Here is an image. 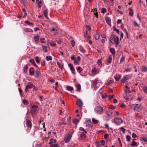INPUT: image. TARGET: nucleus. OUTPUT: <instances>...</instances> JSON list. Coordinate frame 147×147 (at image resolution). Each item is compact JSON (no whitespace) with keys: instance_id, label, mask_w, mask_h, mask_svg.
Returning a JSON list of instances; mask_svg holds the SVG:
<instances>
[{"instance_id":"1","label":"nucleus","mask_w":147,"mask_h":147,"mask_svg":"<svg viewBox=\"0 0 147 147\" xmlns=\"http://www.w3.org/2000/svg\"><path fill=\"white\" fill-rule=\"evenodd\" d=\"M109 41L112 44L113 43V41L114 43L115 44L116 47H117L119 44V38L117 37H114L111 36L110 38Z\"/></svg>"},{"instance_id":"2","label":"nucleus","mask_w":147,"mask_h":147,"mask_svg":"<svg viewBox=\"0 0 147 147\" xmlns=\"http://www.w3.org/2000/svg\"><path fill=\"white\" fill-rule=\"evenodd\" d=\"M94 111L97 114H100L103 112V109L100 106H97L94 109Z\"/></svg>"},{"instance_id":"3","label":"nucleus","mask_w":147,"mask_h":147,"mask_svg":"<svg viewBox=\"0 0 147 147\" xmlns=\"http://www.w3.org/2000/svg\"><path fill=\"white\" fill-rule=\"evenodd\" d=\"M132 76L131 74H128L125 75L123 78L121 80V82L122 83H125L127 80H129Z\"/></svg>"},{"instance_id":"4","label":"nucleus","mask_w":147,"mask_h":147,"mask_svg":"<svg viewBox=\"0 0 147 147\" xmlns=\"http://www.w3.org/2000/svg\"><path fill=\"white\" fill-rule=\"evenodd\" d=\"M100 84V82L98 78H96L93 82V85L94 86V88H97Z\"/></svg>"},{"instance_id":"5","label":"nucleus","mask_w":147,"mask_h":147,"mask_svg":"<svg viewBox=\"0 0 147 147\" xmlns=\"http://www.w3.org/2000/svg\"><path fill=\"white\" fill-rule=\"evenodd\" d=\"M72 136L70 134H67L65 136L64 138V140L66 143H68L69 142Z\"/></svg>"},{"instance_id":"6","label":"nucleus","mask_w":147,"mask_h":147,"mask_svg":"<svg viewBox=\"0 0 147 147\" xmlns=\"http://www.w3.org/2000/svg\"><path fill=\"white\" fill-rule=\"evenodd\" d=\"M114 122L117 125L119 124L122 123L123 122V121L120 117L115 118L114 119Z\"/></svg>"},{"instance_id":"7","label":"nucleus","mask_w":147,"mask_h":147,"mask_svg":"<svg viewBox=\"0 0 147 147\" xmlns=\"http://www.w3.org/2000/svg\"><path fill=\"white\" fill-rule=\"evenodd\" d=\"M26 124L28 128V132H29L32 126L31 122L29 120H27L26 121Z\"/></svg>"},{"instance_id":"8","label":"nucleus","mask_w":147,"mask_h":147,"mask_svg":"<svg viewBox=\"0 0 147 147\" xmlns=\"http://www.w3.org/2000/svg\"><path fill=\"white\" fill-rule=\"evenodd\" d=\"M38 106L37 105H33L32 106V108L31 109V111L33 113H36L38 112Z\"/></svg>"},{"instance_id":"9","label":"nucleus","mask_w":147,"mask_h":147,"mask_svg":"<svg viewBox=\"0 0 147 147\" xmlns=\"http://www.w3.org/2000/svg\"><path fill=\"white\" fill-rule=\"evenodd\" d=\"M141 106L138 104H136V105L134 107V110L137 112H139L142 110Z\"/></svg>"},{"instance_id":"10","label":"nucleus","mask_w":147,"mask_h":147,"mask_svg":"<svg viewBox=\"0 0 147 147\" xmlns=\"http://www.w3.org/2000/svg\"><path fill=\"white\" fill-rule=\"evenodd\" d=\"M76 105L78 107L81 109L83 105L82 102L80 99H79L77 101Z\"/></svg>"},{"instance_id":"11","label":"nucleus","mask_w":147,"mask_h":147,"mask_svg":"<svg viewBox=\"0 0 147 147\" xmlns=\"http://www.w3.org/2000/svg\"><path fill=\"white\" fill-rule=\"evenodd\" d=\"M30 75H34V68L32 67H30L29 70Z\"/></svg>"},{"instance_id":"12","label":"nucleus","mask_w":147,"mask_h":147,"mask_svg":"<svg viewBox=\"0 0 147 147\" xmlns=\"http://www.w3.org/2000/svg\"><path fill=\"white\" fill-rule=\"evenodd\" d=\"M23 31L26 32H33V30L30 28H24L23 29Z\"/></svg>"},{"instance_id":"13","label":"nucleus","mask_w":147,"mask_h":147,"mask_svg":"<svg viewBox=\"0 0 147 147\" xmlns=\"http://www.w3.org/2000/svg\"><path fill=\"white\" fill-rule=\"evenodd\" d=\"M57 63L59 67L62 70L63 67V65L62 63H60L59 62H57Z\"/></svg>"},{"instance_id":"14","label":"nucleus","mask_w":147,"mask_h":147,"mask_svg":"<svg viewBox=\"0 0 147 147\" xmlns=\"http://www.w3.org/2000/svg\"><path fill=\"white\" fill-rule=\"evenodd\" d=\"M105 20L107 23L109 25H110L111 24V19L108 17H106L105 18Z\"/></svg>"},{"instance_id":"15","label":"nucleus","mask_w":147,"mask_h":147,"mask_svg":"<svg viewBox=\"0 0 147 147\" xmlns=\"http://www.w3.org/2000/svg\"><path fill=\"white\" fill-rule=\"evenodd\" d=\"M34 38L35 40V42L38 43L39 42V36H34Z\"/></svg>"},{"instance_id":"16","label":"nucleus","mask_w":147,"mask_h":147,"mask_svg":"<svg viewBox=\"0 0 147 147\" xmlns=\"http://www.w3.org/2000/svg\"><path fill=\"white\" fill-rule=\"evenodd\" d=\"M44 15L45 18L47 19H49V18L47 16L48 11L47 9L45 10L44 11Z\"/></svg>"},{"instance_id":"17","label":"nucleus","mask_w":147,"mask_h":147,"mask_svg":"<svg viewBox=\"0 0 147 147\" xmlns=\"http://www.w3.org/2000/svg\"><path fill=\"white\" fill-rule=\"evenodd\" d=\"M112 55H110L109 56V57H108V58L107 60V62L108 63H111L112 62Z\"/></svg>"},{"instance_id":"18","label":"nucleus","mask_w":147,"mask_h":147,"mask_svg":"<svg viewBox=\"0 0 147 147\" xmlns=\"http://www.w3.org/2000/svg\"><path fill=\"white\" fill-rule=\"evenodd\" d=\"M43 51L45 52H47V46L41 45Z\"/></svg>"},{"instance_id":"19","label":"nucleus","mask_w":147,"mask_h":147,"mask_svg":"<svg viewBox=\"0 0 147 147\" xmlns=\"http://www.w3.org/2000/svg\"><path fill=\"white\" fill-rule=\"evenodd\" d=\"M26 86L29 89H30L32 88H35V86L32 84L29 85H26Z\"/></svg>"},{"instance_id":"20","label":"nucleus","mask_w":147,"mask_h":147,"mask_svg":"<svg viewBox=\"0 0 147 147\" xmlns=\"http://www.w3.org/2000/svg\"><path fill=\"white\" fill-rule=\"evenodd\" d=\"M121 77V74L118 75L117 76H114V78L115 80L117 81H119Z\"/></svg>"},{"instance_id":"21","label":"nucleus","mask_w":147,"mask_h":147,"mask_svg":"<svg viewBox=\"0 0 147 147\" xmlns=\"http://www.w3.org/2000/svg\"><path fill=\"white\" fill-rule=\"evenodd\" d=\"M30 61L31 63L32 64L34 65L36 67H38L37 65L35 63L34 60V59L30 60Z\"/></svg>"},{"instance_id":"22","label":"nucleus","mask_w":147,"mask_h":147,"mask_svg":"<svg viewBox=\"0 0 147 147\" xmlns=\"http://www.w3.org/2000/svg\"><path fill=\"white\" fill-rule=\"evenodd\" d=\"M21 3H22L24 5H26L27 2V0H20Z\"/></svg>"},{"instance_id":"23","label":"nucleus","mask_w":147,"mask_h":147,"mask_svg":"<svg viewBox=\"0 0 147 147\" xmlns=\"http://www.w3.org/2000/svg\"><path fill=\"white\" fill-rule=\"evenodd\" d=\"M66 88L67 90L70 91L71 92L74 90L73 88L72 87L69 86H67Z\"/></svg>"},{"instance_id":"24","label":"nucleus","mask_w":147,"mask_h":147,"mask_svg":"<svg viewBox=\"0 0 147 147\" xmlns=\"http://www.w3.org/2000/svg\"><path fill=\"white\" fill-rule=\"evenodd\" d=\"M45 59L47 61H49L52 60V57L51 56L48 55L46 56Z\"/></svg>"},{"instance_id":"25","label":"nucleus","mask_w":147,"mask_h":147,"mask_svg":"<svg viewBox=\"0 0 147 147\" xmlns=\"http://www.w3.org/2000/svg\"><path fill=\"white\" fill-rule=\"evenodd\" d=\"M69 67L71 70L75 69L72 64L69 63L68 64Z\"/></svg>"},{"instance_id":"26","label":"nucleus","mask_w":147,"mask_h":147,"mask_svg":"<svg viewBox=\"0 0 147 147\" xmlns=\"http://www.w3.org/2000/svg\"><path fill=\"white\" fill-rule=\"evenodd\" d=\"M28 67V65H26L24 66V67L23 70H24V71L25 73H26L27 72Z\"/></svg>"},{"instance_id":"27","label":"nucleus","mask_w":147,"mask_h":147,"mask_svg":"<svg viewBox=\"0 0 147 147\" xmlns=\"http://www.w3.org/2000/svg\"><path fill=\"white\" fill-rule=\"evenodd\" d=\"M50 142H49V144H51L52 143H55L56 142V139L54 140L52 138H51L50 139Z\"/></svg>"},{"instance_id":"28","label":"nucleus","mask_w":147,"mask_h":147,"mask_svg":"<svg viewBox=\"0 0 147 147\" xmlns=\"http://www.w3.org/2000/svg\"><path fill=\"white\" fill-rule=\"evenodd\" d=\"M110 51L111 53L113 55H114L115 54V49L114 48H111L110 49Z\"/></svg>"},{"instance_id":"29","label":"nucleus","mask_w":147,"mask_h":147,"mask_svg":"<svg viewBox=\"0 0 147 147\" xmlns=\"http://www.w3.org/2000/svg\"><path fill=\"white\" fill-rule=\"evenodd\" d=\"M76 87L77 89V90L79 91H80L81 89V86L80 84H77L76 86Z\"/></svg>"},{"instance_id":"30","label":"nucleus","mask_w":147,"mask_h":147,"mask_svg":"<svg viewBox=\"0 0 147 147\" xmlns=\"http://www.w3.org/2000/svg\"><path fill=\"white\" fill-rule=\"evenodd\" d=\"M142 71L144 72H146L147 71V67L145 66H143L142 68Z\"/></svg>"},{"instance_id":"31","label":"nucleus","mask_w":147,"mask_h":147,"mask_svg":"<svg viewBox=\"0 0 147 147\" xmlns=\"http://www.w3.org/2000/svg\"><path fill=\"white\" fill-rule=\"evenodd\" d=\"M97 63L98 64L99 66L101 67L102 66V64L101 59H98Z\"/></svg>"},{"instance_id":"32","label":"nucleus","mask_w":147,"mask_h":147,"mask_svg":"<svg viewBox=\"0 0 147 147\" xmlns=\"http://www.w3.org/2000/svg\"><path fill=\"white\" fill-rule=\"evenodd\" d=\"M105 113L108 116H110L112 114V112L109 110L106 111Z\"/></svg>"},{"instance_id":"33","label":"nucleus","mask_w":147,"mask_h":147,"mask_svg":"<svg viewBox=\"0 0 147 147\" xmlns=\"http://www.w3.org/2000/svg\"><path fill=\"white\" fill-rule=\"evenodd\" d=\"M35 77L37 78L39 76V73L38 70L37 69L36 71L35 74L34 75Z\"/></svg>"},{"instance_id":"34","label":"nucleus","mask_w":147,"mask_h":147,"mask_svg":"<svg viewBox=\"0 0 147 147\" xmlns=\"http://www.w3.org/2000/svg\"><path fill=\"white\" fill-rule=\"evenodd\" d=\"M92 121L93 123L95 124H96L98 123V121L96 119L94 118H92Z\"/></svg>"},{"instance_id":"35","label":"nucleus","mask_w":147,"mask_h":147,"mask_svg":"<svg viewBox=\"0 0 147 147\" xmlns=\"http://www.w3.org/2000/svg\"><path fill=\"white\" fill-rule=\"evenodd\" d=\"M50 147H60L57 144H50Z\"/></svg>"},{"instance_id":"36","label":"nucleus","mask_w":147,"mask_h":147,"mask_svg":"<svg viewBox=\"0 0 147 147\" xmlns=\"http://www.w3.org/2000/svg\"><path fill=\"white\" fill-rule=\"evenodd\" d=\"M144 92L145 93H147V87L144 86L143 88Z\"/></svg>"},{"instance_id":"37","label":"nucleus","mask_w":147,"mask_h":147,"mask_svg":"<svg viewBox=\"0 0 147 147\" xmlns=\"http://www.w3.org/2000/svg\"><path fill=\"white\" fill-rule=\"evenodd\" d=\"M142 139L145 142H147V135H145L144 137L142 138Z\"/></svg>"},{"instance_id":"38","label":"nucleus","mask_w":147,"mask_h":147,"mask_svg":"<svg viewBox=\"0 0 147 147\" xmlns=\"http://www.w3.org/2000/svg\"><path fill=\"white\" fill-rule=\"evenodd\" d=\"M126 139L128 142H129L131 139V137L129 135H127L126 136Z\"/></svg>"},{"instance_id":"39","label":"nucleus","mask_w":147,"mask_h":147,"mask_svg":"<svg viewBox=\"0 0 147 147\" xmlns=\"http://www.w3.org/2000/svg\"><path fill=\"white\" fill-rule=\"evenodd\" d=\"M23 102L25 105H27L29 103L28 101L26 99H24L23 100Z\"/></svg>"},{"instance_id":"40","label":"nucleus","mask_w":147,"mask_h":147,"mask_svg":"<svg viewBox=\"0 0 147 147\" xmlns=\"http://www.w3.org/2000/svg\"><path fill=\"white\" fill-rule=\"evenodd\" d=\"M100 37V36L98 34H96L95 36V38L96 40H98Z\"/></svg>"},{"instance_id":"41","label":"nucleus","mask_w":147,"mask_h":147,"mask_svg":"<svg viewBox=\"0 0 147 147\" xmlns=\"http://www.w3.org/2000/svg\"><path fill=\"white\" fill-rule=\"evenodd\" d=\"M107 10L105 8H102L101 9V13H104L107 12Z\"/></svg>"},{"instance_id":"42","label":"nucleus","mask_w":147,"mask_h":147,"mask_svg":"<svg viewBox=\"0 0 147 147\" xmlns=\"http://www.w3.org/2000/svg\"><path fill=\"white\" fill-rule=\"evenodd\" d=\"M25 23L26 24H27L28 25H29L32 26V25H33V23H32L29 22L27 20L25 22Z\"/></svg>"},{"instance_id":"43","label":"nucleus","mask_w":147,"mask_h":147,"mask_svg":"<svg viewBox=\"0 0 147 147\" xmlns=\"http://www.w3.org/2000/svg\"><path fill=\"white\" fill-rule=\"evenodd\" d=\"M80 137L82 139H85L86 138V135L85 134H82L80 135Z\"/></svg>"},{"instance_id":"44","label":"nucleus","mask_w":147,"mask_h":147,"mask_svg":"<svg viewBox=\"0 0 147 147\" xmlns=\"http://www.w3.org/2000/svg\"><path fill=\"white\" fill-rule=\"evenodd\" d=\"M35 60L37 63H39L40 62V59H39L38 56H36L35 57Z\"/></svg>"},{"instance_id":"45","label":"nucleus","mask_w":147,"mask_h":147,"mask_svg":"<svg viewBox=\"0 0 147 147\" xmlns=\"http://www.w3.org/2000/svg\"><path fill=\"white\" fill-rule=\"evenodd\" d=\"M113 28L114 30L115 31H116L117 32V34L119 33V30H118L117 29L115 26H114L113 27Z\"/></svg>"},{"instance_id":"46","label":"nucleus","mask_w":147,"mask_h":147,"mask_svg":"<svg viewBox=\"0 0 147 147\" xmlns=\"http://www.w3.org/2000/svg\"><path fill=\"white\" fill-rule=\"evenodd\" d=\"M77 70L79 72H81L82 71V70H83V69H81V67L80 66H79L78 67Z\"/></svg>"},{"instance_id":"47","label":"nucleus","mask_w":147,"mask_h":147,"mask_svg":"<svg viewBox=\"0 0 147 147\" xmlns=\"http://www.w3.org/2000/svg\"><path fill=\"white\" fill-rule=\"evenodd\" d=\"M80 51L82 53H84L86 52V51L85 49L82 47H81L80 48Z\"/></svg>"},{"instance_id":"48","label":"nucleus","mask_w":147,"mask_h":147,"mask_svg":"<svg viewBox=\"0 0 147 147\" xmlns=\"http://www.w3.org/2000/svg\"><path fill=\"white\" fill-rule=\"evenodd\" d=\"M137 144V143L135 141H133L131 144L132 146H134Z\"/></svg>"},{"instance_id":"49","label":"nucleus","mask_w":147,"mask_h":147,"mask_svg":"<svg viewBox=\"0 0 147 147\" xmlns=\"http://www.w3.org/2000/svg\"><path fill=\"white\" fill-rule=\"evenodd\" d=\"M97 70L96 68H93L92 70V73L94 74L97 72Z\"/></svg>"},{"instance_id":"50","label":"nucleus","mask_w":147,"mask_h":147,"mask_svg":"<svg viewBox=\"0 0 147 147\" xmlns=\"http://www.w3.org/2000/svg\"><path fill=\"white\" fill-rule=\"evenodd\" d=\"M131 71V69L130 68H128L126 69L124 71H123V72L124 73L125 72H129Z\"/></svg>"},{"instance_id":"51","label":"nucleus","mask_w":147,"mask_h":147,"mask_svg":"<svg viewBox=\"0 0 147 147\" xmlns=\"http://www.w3.org/2000/svg\"><path fill=\"white\" fill-rule=\"evenodd\" d=\"M134 25L136 27H138V28L140 27V25L136 21L134 22Z\"/></svg>"},{"instance_id":"52","label":"nucleus","mask_w":147,"mask_h":147,"mask_svg":"<svg viewBox=\"0 0 147 147\" xmlns=\"http://www.w3.org/2000/svg\"><path fill=\"white\" fill-rule=\"evenodd\" d=\"M71 44L72 45V47H74L75 46V42L74 40H71Z\"/></svg>"},{"instance_id":"53","label":"nucleus","mask_w":147,"mask_h":147,"mask_svg":"<svg viewBox=\"0 0 147 147\" xmlns=\"http://www.w3.org/2000/svg\"><path fill=\"white\" fill-rule=\"evenodd\" d=\"M125 59V57L123 55L121 59L120 62H123L124 61Z\"/></svg>"},{"instance_id":"54","label":"nucleus","mask_w":147,"mask_h":147,"mask_svg":"<svg viewBox=\"0 0 147 147\" xmlns=\"http://www.w3.org/2000/svg\"><path fill=\"white\" fill-rule=\"evenodd\" d=\"M100 142H101V145L102 146H104L105 143V140H102L100 141Z\"/></svg>"},{"instance_id":"55","label":"nucleus","mask_w":147,"mask_h":147,"mask_svg":"<svg viewBox=\"0 0 147 147\" xmlns=\"http://www.w3.org/2000/svg\"><path fill=\"white\" fill-rule=\"evenodd\" d=\"M73 121L74 123L77 124L79 121V120L77 119H75Z\"/></svg>"},{"instance_id":"56","label":"nucleus","mask_w":147,"mask_h":147,"mask_svg":"<svg viewBox=\"0 0 147 147\" xmlns=\"http://www.w3.org/2000/svg\"><path fill=\"white\" fill-rule=\"evenodd\" d=\"M132 136L133 138H136L137 137V135L134 133H133L132 134Z\"/></svg>"},{"instance_id":"57","label":"nucleus","mask_w":147,"mask_h":147,"mask_svg":"<svg viewBox=\"0 0 147 147\" xmlns=\"http://www.w3.org/2000/svg\"><path fill=\"white\" fill-rule=\"evenodd\" d=\"M125 92L126 93H129L130 91H129V89H127L125 90Z\"/></svg>"},{"instance_id":"58","label":"nucleus","mask_w":147,"mask_h":147,"mask_svg":"<svg viewBox=\"0 0 147 147\" xmlns=\"http://www.w3.org/2000/svg\"><path fill=\"white\" fill-rule=\"evenodd\" d=\"M120 129L121 130H122V131L123 132V133H125V129L123 127H121Z\"/></svg>"},{"instance_id":"59","label":"nucleus","mask_w":147,"mask_h":147,"mask_svg":"<svg viewBox=\"0 0 147 147\" xmlns=\"http://www.w3.org/2000/svg\"><path fill=\"white\" fill-rule=\"evenodd\" d=\"M109 108L111 109H115V107L113 105H111Z\"/></svg>"},{"instance_id":"60","label":"nucleus","mask_w":147,"mask_h":147,"mask_svg":"<svg viewBox=\"0 0 147 147\" xmlns=\"http://www.w3.org/2000/svg\"><path fill=\"white\" fill-rule=\"evenodd\" d=\"M122 22V20L121 19H118L117 21V24L121 23Z\"/></svg>"},{"instance_id":"61","label":"nucleus","mask_w":147,"mask_h":147,"mask_svg":"<svg viewBox=\"0 0 147 147\" xmlns=\"http://www.w3.org/2000/svg\"><path fill=\"white\" fill-rule=\"evenodd\" d=\"M95 144L97 147H100V145L99 143L98 142H96Z\"/></svg>"},{"instance_id":"62","label":"nucleus","mask_w":147,"mask_h":147,"mask_svg":"<svg viewBox=\"0 0 147 147\" xmlns=\"http://www.w3.org/2000/svg\"><path fill=\"white\" fill-rule=\"evenodd\" d=\"M71 59L73 60H75L76 59V58L75 57L74 55H73L71 56Z\"/></svg>"},{"instance_id":"63","label":"nucleus","mask_w":147,"mask_h":147,"mask_svg":"<svg viewBox=\"0 0 147 147\" xmlns=\"http://www.w3.org/2000/svg\"><path fill=\"white\" fill-rule=\"evenodd\" d=\"M109 136V134H105L104 136V138L105 139H107Z\"/></svg>"},{"instance_id":"64","label":"nucleus","mask_w":147,"mask_h":147,"mask_svg":"<svg viewBox=\"0 0 147 147\" xmlns=\"http://www.w3.org/2000/svg\"><path fill=\"white\" fill-rule=\"evenodd\" d=\"M129 13L130 16H133L134 13L133 11H130L129 12Z\"/></svg>"}]
</instances>
